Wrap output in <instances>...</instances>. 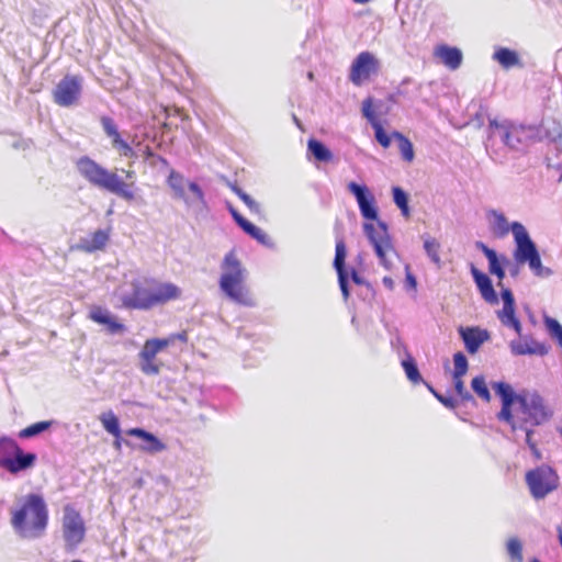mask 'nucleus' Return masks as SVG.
Listing matches in <instances>:
<instances>
[{
	"mask_svg": "<svg viewBox=\"0 0 562 562\" xmlns=\"http://www.w3.org/2000/svg\"><path fill=\"white\" fill-rule=\"evenodd\" d=\"M76 166L79 175L91 186L112 193L124 201H135L134 181L125 182L117 172L106 169L88 156L80 157Z\"/></svg>",
	"mask_w": 562,
	"mask_h": 562,
	"instance_id": "nucleus-3",
	"label": "nucleus"
},
{
	"mask_svg": "<svg viewBox=\"0 0 562 562\" xmlns=\"http://www.w3.org/2000/svg\"><path fill=\"white\" fill-rule=\"evenodd\" d=\"M362 113L364 117L370 122L375 132V138L379 144L386 148V131L383 128L381 122L375 116V113L372 109L371 99H367L362 103Z\"/></svg>",
	"mask_w": 562,
	"mask_h": 562,
	"instance_id": "nucleus-25",
	"label": "nucleus"
},
{
	"mask_svg": "<svg viewBox=\"0 0 562 562\" xmlns=\"http://www.w3.org/2000/svg\"><path fill=\"white\" fill-rule=\"evenodd\" d=\"M380 69V63L370 52L360 53L352 61L349 72V80L355 86H362Z\"/></svg>",
	"mask_w": 562,
	"mask_h": 562,
	"instance_id": "nucleus-11",
	"label": "nucleus"
},
{
	"mask_svg": "<svg viewBox=\"0 0 562 562\" xmlns=\"http://www.w3.org/2000/svg\"><path fill=\"white\" fill-rule=\"evenodd\" d=\"M227 209L234 221L243 229L249 221L246 220L231 203H227Z\"/></svg>",
	"mask_w": 562,
	"mask_h": 562,
	"instance_id": "nucleus-49",
	"label": "nucleus"
},
{
	"mask_svg": "<svg viewBox=\"0 0 562 562\" xmlns=\"http://www.w3.org/2000/svg\"><path fill=\"white\" fill-rule=\"evenodd\" d=\"M12 146L15 148V149H22V150H25L26 148H29L31 146V140L29 139H19L16 142H14L12 144Z\"/></svg>",
	"mask_w": 562,
	"mask_h": 562,
	"instance_id": "nucleus-52",
	"label": "nucleus"
},
{
	"mask_svg": "<svg viewBox=\"0 0 562 562\" xmlns=\"http://www.w3.org/2000/svg\"><path fill=\"white\" fill-rule=\"evenodd\" d=\"M494 59L505 68H510L519 64V58L516 52L505 47L495 52Z\"/></svg>",
	"mask_w": 562,
	"mask_h": 562,
	"instance_id": "nucleus-33",
	"label": "nucleus"
},
{
	"mask_svg": "<svg viewBox=\"0 0 562 562\" xmlns=\"http://www.w3.org/2000/svg\"><path fill=\"white\" fill-rule=\"evenodd\" d=\"M463 375H453V384L456 393L463 400L469 401L472 398L471 394L467 391L463 380Z\"/></svg>",
	"mask_w": 562,
	"mask_h": 562,
	"instance_id": "nucleus-46",
	"label": "nucleus"
},
{
	"mask_svg": "<svg viewBox=\"0 0 562 562\" xmlns=\"http://www.w3.org/2000/svg\"><path fill=\"white\" fill-rule=\"evenodd\" d=\"M101 125H102V128H103L105 135L111 139V145H114L115 140H119L122 138L113 119H111L109 116H102Z\"/></svg>",
	"mask_w": 562,
	"mask_h": 562,
	"instance_id": "nucleus-38",
	"label": "nucleus"
},
{
	"mask_svg": "<svg viewBox=\"0 0 562 562\" xmlns=\"http://www.w3.org/2000/svg\"><path fill=\"white\" fill-rule=\"evenodd\" d=\"M61 529L67 549L72 550L82 542L86 533L85 522L79 512L70 505L64 507Z\"/></svg>",
	"mask_w": 562,
	"mask_h": 562,
	"instance_id": "nucleus-9",
	"label": "nucleus"
},
{
	"mask_svg": "<svg viewBox=\"0 0 562 562\" xmlns=\"http://www.w3.org/2000/svg\"><path fill=\"white\" fill-rule=\"evenodd\" d=\"M221 268L222 274L218 282L221 291L234 303L251 306L252 300L244 285L246 270L234 251L226 254Z\"/></svg>",
	"mask_w": 562,
	"mask_h": 562,
	"instance_id": "nucleus-4",
	"label": "nucleus"
},
{
	"mask_svg": "<svg viewBox=\"0 0 562 562\" xmlns=\"http://www.w3.org/2000/svg\"><path fill=\"white\" fill-rule=\"evenodd\" d=\"M488 270L492 274H495L498 278L497 285L502 286L503 285L502 281L505 277V271H504L496 254L490 252V255H488Z\"/></svg>",
	"mask_w": 562,
	"mask_h": 562,
	"instance_id": "nucleus-40",
	"label": "nucleus"
},
{
	"mask_svg": "<svg viewBox=\"0 0 562 562\" xmlns=\"http://www.w3.org/2000/svg\"><path fill=\"white\" fill-rule=\"evenodd\" d=\"M391 143H394L402 159L405 162H407V164L413 162V160L415 158L414 146H413L412 142L406 136H404L403 134H401L398 132H393L392 134H389V145Z\"/></svg>",
	"mask_w": 562,
	"mask_h": 562,
	"instance_id": "nucleus-26",
	"label": "nucleus"
},
{
	"mask_svg": "<svg viewBox=\"0 0 562 562\" xmlns=\"http://www.w3.org/2000/svg\"><path fill=\"white\" fill-rule=\"evenodd\" d=\"M471 386L480 398H482L485 402L491 401V394L483 375H477L473 378Z\"/></svg>",
	"mask_w": 562,
	"mask_h": 562,
	"instance_id": "nucleus-39",
	"label": "nucleus"
},
{
	"mask_svg": "<svg viewBox=\"0 0 562 562\" xmlns=\"http://www.w3.org/2000/svg\"><path fill=\"white\" fill-rule=\"evenodd\" d=\"M124 172H125V177H126V179H128V180H133V179L135 178V171H133V170H126V171H124Z\"/></svg>",
	"mask_w": 562,
	"mask_h": 562,
	"instance_id": "nucleus-58",
	"label": "nucleus"
},
{
	"mask_svg": "<svg viewBox=\"0 0 562 562\" xmlns=\"http://www.w3.org/2000/svg\"><path fill=\"white\" fill-rule=\"evenodd\" d=\"M363 232L382 265H386V223L378 221V226H375L373 223L366 222L363 224Z\"/></svg>",
	"mask_w": 562,
	"mask_h": 562,
	"instance_id": "nucleus-15",
	"label": "nucleus"
},
{
	"mask_svg": "<svg viewBox=\"0 0 562 562\" xmlns=\"http://www.w3.org/2000/svg\"><path fill=\"white\" fill-rule=\"evenodd\" d=\"M249 196H250V195H249V194H247V193H246V192H244V191H243V193H240V194L238 195V198H239L243 202H246V201L248 200V198H249Z\"/></svg>",
	"mask_w": 562,
	"mask_h": 562,
	"instance_id": "nucleus-60",
	"label": "nucleus"
},
{
	"mask_svg": "<svg viewBox=\"0 0 562 562\" xmlns=\"http://www.w3.org/2000/svg\"><path fill=\"white\" fill-rule=\"evenodd\" d=\"M493 214H494V223H493L494 233L498 236L507 235L509 232V225H508L506 217L501 213L493 212Z\"/></svg>",
	"mask_w": 562,
	"mask_h": 562,
	"instance_id": "nucleus-41",
	"label": "nucleus"
},
{
	"mask_svg": "<svg viewBox=\"0 0 562 562\" xmlns=\"http://www.w3.org/2000/svg\"><path fill=\"white\" fill-rule=\"evenodd\" d=\"M546 137L551 142L557 149L562 150V124L553 121L546 131Z\"/></svg>",
	"mask_w": 562,
	"mask_h": 562,
	"instance_id": "nucleus-37",
	"label": "nucleus"
},
{
	"mask_svg": "<svg viewBox=\"0 0 562 562\" xmlns=\"http://www.w3.org/2000/svg\"><path fill=\"white\" fill-rule=\"evenodd\" d=\"M103 428L115 438L121 437L120 422L113 412L104 413L100 416Z\"/></svg>",
	"mask_w": 562,
	"mask_h": 562,
	"instance_id": "nucleus-31",
	"label": "nucleus"
},
{
	"mask_svg": "<svg viewBox=\"0 0 562 562\" xmlns=\"http://www.w3.org/2000/svg\"><path fill=\"white\" fill-rule=\"evenodd\" d=\"M157 159L161 162V165L164 166H168V161L166 158L161 157V156H158Z\"/></svg>",
	"mask_w": 562,
	"mask_h": 562,
	"instance_id": "nucleus-62",
	"label": "nucleus"
},
{
	"mask_svg": "<svg viewBox=\"0 0 562 562\" xmlns=\"http://www.w3.org/2000/svg\"><path fill=\"white\" fill-rule=\"evenodd\" d=\"M109 240V234L103 229L95 231L91 236L80 238L77 248L86 252L102 249Z\"/></svg>",
	"mask_w": 562,
	"mask_h": 562,
	"instance_id": "nucleus-27",
	"label": "nucleus"
},
{
	"mask_svg": "<svg viewBox=\"0 0 562 562\" xmlns=\"http://www.w3.org/2000/svg\"><path fill=\"white\" fill-rule=\"evenodd\" d=\"M471 273L484 301L491 305H496L498 297L491 279L474 266L471 267Z\"/></svg>",
	"mask_w": 562,
	"mask_h": 562,
	"instance_id": "nucleus-20",
	"label": "nucleus"
},
{
	"mask_svg": "<svg viewBox=\"0 0 562 562\" xmlns=\"http://www.w3.org/2000/svg\"><path fill=\"white\" fill-rule=\"evenodd\" d=\"M243 231L263 246L269 248L274 246L272 239L261 228L257 227L251 222H248Z\"/></svg>",
	"mask_w": 562,
	"mask_h": 562,
	"instance_id": "nucleus-32",
	"label": "nucleus"
},
{
	"mask_svg": "<svg viewBox=\"0 0 562 562\" xmlns=\"http://www.w3.org/2000/svg\"><path fill=\"white\" fill-rule=\"evenodd\" d=\"M559 541L562 547V529H559Z\"/></svg>",
	"mask_w": 562,
	"mask_h": 562,
	"instance_id": "nucleus-64",
	"label": "nucleus"
},
{
	"mask_svg": "<svg viewBox=\"0 0 562 562\" xmlns=\"http://www.w3.org/2000/svg\"><path fill=\"white\" fill-rule=\"evenodd\" d=\"M89 317L98 324L105 325L110 334H119L125 330V326L122 323L117 322L108 310L100 306H93Z\"/></svg>",
	"mask_w": 562,
	"mask_h": 562,
	"instance_id": "nucleus-21",
	"label": "nucleus"
},
{
	"mask_svg": "<svg viewBox=\"0 0 562 562\" xmlns=\"http://www.w3.org/2000/svg\"><path fill=\"white\" fill-rule=\"evenodd\" d=\"M544 323L550 334L562 345V325L557 319L550 317L546 318Z\"/></svg>",
	"mask_w": 562,
	"mask_h": 562,
	"instance_id": "nucleus-45",
	"label": "nucleus"
},
{
	"mask_svg": "<svg viewBox=\"0 0 562 562\" xmlns=\"http://www.w3.org/2000/svg\"><path fill=\"white\" fill-rule=\"evenodd\" d=\"M10 526L22 541H36L47 531L48 505L41 493H27L15 498L9 509Z\"/></svg>",
	"mask_w": 562,
	"mask_h": 562,
	"instance_id": "nucleus-2",
	"label": "nucleus"
},
{
	"mask_svg": "<svg viewBox=\"0 0 562 562\" xmlns=\"http://www.w3.org/2000/svg\"><path fill=\"white\" fill-rule=\"evenodd\" d=\"M526 443L528 445L529 449L531 450L532 454L536 457V459H541V453L539 449L537 448L536 442L532 440V434L533 431L531 429H528L526 427Z\"/></svg>",
	"mask_w": 562,
	"mask_h": 562,
	"instance_id": "nucleus-48",
	"label": "nucleus"
},
{
	"mask_svg": "<svg viewBox=\"0 0 562 562\" xmlns=\"http://www.w3.org/2000/svg\"><path fill=\"white\" fill-rule=\"evenodd\" d=\"M493 389L502 400L497 418L507 423L513 431L526 429L528 425L539 426L552 416V412L538 393L522 391L516 394L505 382L494 383Z\"/></svg>",
	"mask_w": 562,
	"mask_h": 562,
	"instance_id": "nucleus-1",
	"label": "nucleus"
},
{
	"mask_svg": "<svg viewBox=\"0 0 562 562\" xmlns=\"http://www.w3.org/2000/svg\"><path fill=\"white\" fill-rule=\"evenodd\" d=\"M347 190L355 196L361 216L367 221H378L379 210L370 189L363 183L350 181L347 183Z\"/></svg>",
	"mask_w": 562,
	"mask_h": 562,
	"instance_id": "nucleus-12",
	"label": "nucleus"
},
{
	"mask_svg": "<svg viewBox=\"0 0 562 562\" xmlns=\"http://www.w3.org/2000/svg\"><path fill=\"white\" fill-rule=\"evenodd\" d=\"M526 482L531 495L540 499L558 487L559 477L550 467H539L527 472Z\"/></svg>",
	"mask_w": 562,
	"mask_h": 562,
	"instance_id": "nucleus-8",
	"label": "nucleus"
},
{
	"mask_svg": "<svg viewBox=\"0 0 562 562\" xmlns=\"http://www.w3.org/2000/svg\"><path fill=\"white\" fill-rule=\"evenodd\" d=\"M172 344V338H153L147 339L140 350V355L144 357L156 358V356Z\"/></svg>",
	"mask_w": 562,
	"mask_h": 562,
	"instance_id": "nucleus-28",
	"label": "nucleus"
},
{
	"mask_svg": "<svg viewBox=\"0 0 562 562\" xmlns=\"http://www.w3.org/2000/svg\"><path fill=\"white\" fill-rule=\"evenodd\" d=\"M428 390L434 394V396L440 402L442 403L446 407H454V402L452 398L450 397H445L442 395V389H434L431 385L429 384H426Z\"/></svg>",
	"mask_w": 562,
	"mask_h": 562,
	"instance_id": "nucleus-47",
	"label": "nucleus"
},
{
	"mask_svg": "<svg viewBox=\"0 0 562 562\" xmlns=\"http://www.w3.org/2000/svg\"><path fill=\"white\" fill-rule=\"evenodd\" d=\"M37 460L33 452H25L14 439L0 436V468L16 475L32 469Z\"/></svg>",
	"mask_w": 562,
	"mask_h": 562,
	"instance_id": "nucleus-5",
	"label": "nucleus"
},
{
	"mask_svg": "<svg viewBox=\"0 0 562 562\" xmlns=\"http://www.w3.org/2000/svg\"><path fill=\"white\" fill-rule=\"evenodd\" d=\"M477 248H480L483 254L485 255V257L488 259V255L490 252L491 254H496L493 249L488 248L486 245H484L483 243H477L476 244Z\"/></svg>",
	"mask_w": 562,
	"mask_h": 562,
	"instance_id": "nucleus-53",
	"label": "nucleus"
},
{
	"mask_svg": "<svg viewBox=\"0 0 562 562\" xmlns=\"http://www.w3.org/2000/svg\"><path fill=\"white\" fill-rule=\"evenodd\" d=\"M114 446H115V448H116V449H120V448H121L120 437H119V438H115Z\"/></svg>",
	"mask_w": 562,
	"mask_h": 562,
	"instance_id": "nucleus-63",
	"label": "nucleus"
},
{
	"mask_svg": "<svg viewBox=\"0 0 562 562\" xmlns=\"http://www.w3.org/2000/svg\"><path fill=\"white\" fill-rule=\"evenodd\" d=\"M231 190L238 196L240 193H243V190L236 184V183H228Z\"/></svg>",
	"mask_w": 562,
	"mask_h": 562,
	"instance_id": "nucleus-55",
	"label": "nucleus"
},
{
	"mask_svg": "<svg viewBox=\"0 0 562 562\" xmlns=\"http://www.w3.org/2000/svg\"><path fill=\"white\" fill-rule=\"evenodd\" d=\"M454 371L453 375H465L468 371V360L462 352H457L453 356Z\"/></svg>",
	"mask_w": 562,
	"mask_h": 562,
	"instance_id": "nucleus-44",
	"label": "nucleus"
},
{
	"mask_svg": "<svg viewBox=\"0 0 562 562\" xmlns=\"http://www.w3.org/2000/svg\"><path fill=\"white\" fill-rule=\"evenodd\" d=\"M346 246L344 241L336 244V251L334 258V267L338 274L339 288L345 300L349 297L348 289V272L346 270Z\"/></svg>",
	"mask_w": 562,
	"mask_h": 562,
	"instance_id": "nucleus-19",
	"label": "nucleus"
},
{
	"mask_svg": "<svg viewBox=\"0 0 562 562\" xmlns=\"http://www.w3.org/2000/svg\"><path fill=\"white\" fill-rule=\"evenodd\" d=\"M488 128L492 134H498L504 143L509 148L516 149L527 136L530 127L518 125L509 121L498 122L497 120L488 121Z\"/></svg>",
	"mask_w": 562,
	"mask_h": 562,
	"instance_id": "nucleus-10",
	"label": "nucleus"
},
{
	"mask_svg": "<svg viewBox=\"0 0 562 562\" xmlns=\"http://www.w3.org/2000/svg\"><path fill=\"white\" fill-rule=\"evenodd\" d=\"M407 281L411 283V285H412L413 288H415V286H416V281H415V278H414L413 276L408 274V276H407Z\"/></svg>",
	"mask_w": 562,
	"mask_h": 562,
	"instance_id": "nucleus-61",
	"label": "nucleus"
},
{
	"mask_svg": "<svg viewBox=\"0 0 562 562\" xmlns=\"http://www.w3.org/2000/svg\"><path fill=\"white\" fill-rule=\"evenodd\" d=\"M402 367L406 373L407 379L414 383L418 384L423 381L422 375L418 371V368L415 363L413 357L408 356L406 359L402 361Z\"/></svg>",
	"mask_w": 562,
	"mask_h": 562,
	"instance_id": "nucleus-36",
	"label": "nucleus"
},
{
	"mask_svg": "<svg viewBox=\"0 0 562 562\" xmlns=\"http://www.w3.org/2000/svg\"><path fill=\"white\" fill-rule=\"evenodd\" d=\"M424 248H425L427 255L430 257V259L436 265L439 266L440 265V257H439L440 244L434 238H428L424 243Z\"/></svg>",
	"mask_w": 562,
	"mask_h": 562,
	"instance_id": "nucleus-42",
	"label": "nucleus"
},
{
	"mask_svg": "<svg viewBox=\"0 0 562 562\" xmlns=\"http://www.w3.org/2000/svg\"><path fill=\"white\" fill-rule=\"evenodd\" d=\"M124 157H127V158H137V154L136 151L133 149V147L131 146V154H125Z\"/></svg>",
	"mask_w": 562,
	"mask_h": 562,
	"instance_id": "nucleus-59",
	"label": "nucleus"
},
{
	"mask_svg": "<svg viewBox=\"0 0 562 562\" xmlns=\"http://www.w3.org/2000/svg\"><path fill=\"white\" fill-rule=\"evenodd\" d=\"M507 552L517 562H522V544L519 539L510 538L507 541Z\"/></svg>",
	"mask_w": 562,
	"mask_h": 562,
	"instance_id": "nucleus-43",
	"label": "nucleus"
},
{
	"mask_svg": "<svg viewBox=\"0 0 562 562\" xmlns=\"http://www.w3.org/2000/svg\"><path fill=\"white\" fill-rule=\"evenodd\" d=\"M127 434L143 440L139 449L149 454H156L167 449V446L154 434L143 428H131Z\"/></svg>",
	"mask_w": 562,
	"mask_h": 562,
	"instance_id": "nucleus-18",
	"label": "nucleus"
},
{
	"mask_svg": "<svg viewBox=\"0 0 562 562\" xmlns=\"http://www.w3.org/2000/svg\"><path fill=\"white\" fill-rule=\"evenodd\" d=\"M169 338H172V341L175 339H179V340L186 341L187 340V334L186 333H181V334L172 335Z\"/></svg>",
	"mask_w": 562,
	"mask_h": 562,
	"instance_id": "nucleus-57",
	"label": "nucleus"
},
{
	"mask_svg": "<svg viewBox=\"0 0 562 562\" xmlns=\"http://www.w3.org/2000/svg\"><path fill=\"white\" fill-rule=\"evenodd\" d=\"M350 277L356 284H362L363 280L355 269L351 270Z\"/></svg>",
	"mask_w": 562,
	"mask_h": 562,
	"instance_id": "nucleus-54",
	"label": "nucleus"
},
{
	"mask_svg": "<svg viewBox=\"0 0 562 562\" xmlns=\"http://www.w3.org/2000/svg\"><path fill=\"white\" fill-rule=\"evenodd\" d=\"M112 147L123 157L125 154H131V145L123 138L115 140V144L112 145Z\"/></svg>",
	"mask_w": 562,
	"mask_h": 562,
	"instance_id": "nucleus-50",
	"label": "nucleus"
},
{
	"mask_svg": "<svg viewBox=\"0 0 562 562\" xmlns=\"http://www.w3.org/2000/svg\"><path fill=\"white\" fill-rule=\"evenodd\" d=\"M154 306L180 297L181 290L171 282H157L150 280Z\"/></svg>",
	"mask_w": 562,
	"mask_h": 562,
	"instance_id": "nucleus-17",
	"label": "nucleus"
},
{
	"mask_svg": "<svg viewBox=\"0 0 562 562\" xmlns=\"http://www.w3.org/2000/svg\"><path fill=\"white\" fill-rule=\"evenodd\" d=\"M82 79L79 76L66 75L56 86L54 101L60 106L74 105L81 94Z\"/></svg>",
	"mask_w": 562,
	"mask_h": 562,
	"instance_id": "nucleus-13",
	"label": "nucleus"
},
{
	"mask_svg": "<svg viewBox=\"0 0 562 562\" xmlns=\"http://www.w3.org/2000/svg\"><path fill=\"white\" fill-rule=\"evenodd\" d=\"M307 150L317 161L328 162L333 159V153L321 140L315 138L308 139Z\"/></svg>",
	"mask_w": 562,
	"mask_h": 562,
	"instance_id": "nucleus-29",
	"label": "nucleus"
},
{
	"mask_svg": "<svg viewBox=\"0 0 562 562\" xmlns=\"http://www.w3.org/2000/svg\"><path fill=\"white\" fill-rule=\"evenodd\" d=\"M503 308L497 312V317L501 323L513 328L518 335H521V323L516 316L515 312V299L512 291L508 288L502 289Z\"/></svg>",
	"mask_w": 562,
	"mask_h": 562,
	"instance_id": "nucleus-16",
	"label": "nucleus"
},
{
	"mask_svg": "<svg viewBox=\"0 0 562 562\" xmlns=\"http://www.w3.org/2000/svg\"><path fill=\"white\" fill-rule=\"evenodd\" d=\"M54 420H42L34 423L22 430L19 431V437L21 439H30L36 436H40L41 434L47 431L50 429V427L54 425Z\"/></svg>",
	"mask_w": 562,
	"mask_h": 562,
	"instance_id": "nucleus-30",
	"label": "nucleus"
},
{
	"mask_svg": "<svg viewBox=\"0 0 562 562\" xmlns=\"http://www.w3.org/2000/svg\"><path fill=\"white\" fill-rule=\"evenodd\" d=\"M435 57L449 69L456 70L462 64V52L457 47H451L446 44L438 45L434 52Z\"/></svg>",
	"mask_w": 562,
	"mask_h": 562,
	"instance_id": "nucleus-22",
	"label": "nucleus"
},
{
	"mask_svg": "<svg viewBox=\"0 0 562 562\" xmlns=\"http://www.w3.org/2000/svg\"><path fill=\"white\" fill-rule=\"evenodd\" d=\"M167 184L172 190L173 198L182 201L188 209L195 211L207 209L202 188L194 181L186 180L180 172L171 169L167 178Z\"/></svg>",
	"mask_w": 562,
	"mask_h": 562,
	"instance_id": "nucleus-6",
	"label": "nucleus"
},
{
	"mask_svg": "<svg viewBox=\"0 0 562 562\" xmlns=\"http://www.w3.org/2000/svg\"><path fill=\"white\" fill-rule=\"evenodd\" d=\"M139 369L146 375H158L160 373L161 363L156 361V358L144 357L138 353Z\"/></svg>",
	"mask_w": 562,
	"mask_h": 562,
	"instance_id": "nucleus-35",
	"label": "nucleus"
},
{
	"mask_svg": "<svg viewBox=\"0 0 562 562\" xmlns=\"http://www.w3.org/2000/svg\"><path fill=\"white\" fill-rule=\"evenodd\" d=\"M460 334L470 353H475L481 345L488 339V333L479 328H461Z\"/></svg>",
	"mask_w": 562,
	"mask_h": 562,
	"instance_id": "nucleus-24",
	"label": "nucleus"
},
{
	"mask_svg": "<svg viewBox=\"0 0 562 562\" xmlns=\"http://www.w3.org/2000/svg\"><path fill=\"white\" fill-rule=\"evenodd\" d=\"M510 348L513 353L522 356V355H538L544 356L549 352V348L539 341H536L532 338H524L519 340H514L510 344Z\"/></svg>",
	"mask_w": 562,
	"mask_h": 562,
	"instance_id": "nucleus-23",
	"label": "nucleus"
},
{
	"mask_svg": "<svg viewBox=\"0 0 562 562\" xmlns=\"http://www.w3.org/2000/svg\"><path fill=\"white\" fill-rule=\"evenodd\" d=\"M143 153H144V157H145V159H149V158H151V157H155L154 151H153V150H151V148H150V147H148V146H146V147H145V149H144V151H143Z\"/></svg>",
	"mask_w": 562,
	"mask_h": 562,
	"instance_id": "nucleus-56",
	"label": "nucleus"
},
{
	"mask_svg": "<svg viewBox=\"0 0 562 562\" xmlns=\"http://www.w3.org/2000/svg\"><path fill=\"white\" fill-rule=\"evenodd\" d=\"M133 291L122 296V304L126 308L149 310L154 306L150 280L132 282Z\"/></svg>",
	"mask_w": 562,
	"mask_h": 562,
	"instance_id": "nucleus-14",
	"label": "nucleus"
},
{
	"mask_svg": "<svg viewBox=\"0 0 562 562\" xmlns=\"http://www.w3.org/2000/svg\"><path fill=\"white\" fill-rule=\"evenodd\" d=\"M516 243L514 257L517 262L529 265V268L536 276H543V267L536 245L530 239L525 226L514 222L510 226Z\"/></svg>",
	"mask_w": 562,
	"mask_h": 562,
	"instance_id": "nucleus-7",
	"label": "nucleus"
},
{
	"mask_svg": "<svg viewBox=\"0 0 562 562\" xmlns=\"http://www.w3.org/2000/svg\"><path fill=\"white\" fill-rule=\"evenodd\" d=\"M393 200L397 207L401 210L402 215L405 218L411 216V211L408 206V195L405 191H403L400 187H394L392 189Z\"/></svg>",
	"mask_w": 562,
	"mask_h": 562,
	"instance_id": "nucleus-34",
	"label": "nucleus"
},
{
	"mask_svg": "<svg viewBox=\"0 0 562 562\" xmlns=\"http://www.w3.org/2000/svg\"><path fill=\"white\" fill-rule=\"evenodd\" d=\"M247 207L252 212V213H256V214H259L261 212V206L260 204L254 200L251 196L248 198V200L246 202H244Z\"/></svg>",
	"mask_w": 562,
	"mask_h": 562,
	"instance_id": "nucleus-51",
	"label": "nucleus"
}]
</instances>
